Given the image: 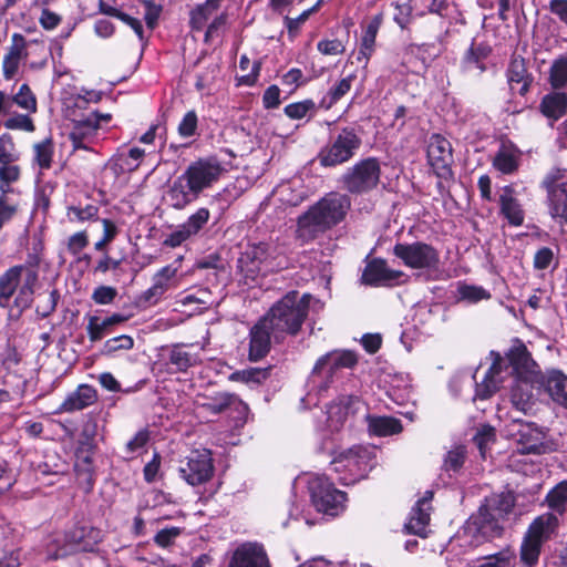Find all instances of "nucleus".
Segmentation results:
<instances>
[{
  "label": "nucleus",
  "mask_w": 567,
  "mask_h": 567,
  "mask_svg": "<svg viewBox=\"0 0 567 567\" xmlns=\"http://www.w3.org/2000/svg\"><path fill=\"white\" fill-rule=\"evenodd\" d=\"M319 3L313 6L312 8L305 10L299 17L297 18H289L285 17V25L288 30V33L291 37H295L300 27L309 19L310 14L313 13L318 9Z\"/></svg>",
  "instance_id": "338daca9"
},
{
  "label": "nucleus",
  "mask_w": 567,
  "mask_h": 567,
  "mask_svg": "<svg viewBox=\"0 0 567 567\" xmlns=\"http://www.w3.org/2000/svg\"><path fill=\"white\" fill-rule=\"evenodd\" d=\"M308 488L311 501L318 512L337 516L344 509L346 494L333 487L326 477L315 476L309 480Z\"/></svg>",
  "instance_id": "1a4fd4ad"
},
{
  "label": "nucleus",
  "mask_w": 567,
  "mask_h": 567,
  "mask_svg": "<svg viewBox=\"0 0 567 567\" xmlns=\"http://www.w3.org/2000/svg\"><path fill=\"white\" fill-rule=\"evenodd\" d=\"M458 293L462 299L470 302H477L491 298V293L486 289L472 285H462L458 288Z\"/></svg>",
  "instance_id": "13d9d810"
},
{
  "label": "nucleus",
  "mask_w": 567,
  "mask_h": 567,
  "mask_svg": "<svg viewBox=\"0 0 567 567\" xmlns=\"http://www.w3.org/2000/svg\"><path fill=\"white\" fill-rule=\"evenodd\" d=\"M275 194L279 197V200L289 206H298L305 199V193L302 190L293 189L290 183H284L275 189Z\"/></svg>",
  "instance_id": "3c124183"
},
{
  "label": "nucleus",
  "mask_w": 567,
  "mask_h": 567,
  "mask_svg": "<svg viewBox=\"0 0 567 567\" xmlns=\"http://www.w3.org/2000/svg\"><path fill=\"white\" fill-rule=\"evenodd\" d=\"M102 530L92 526H75L66 533L64 545L51 558L58 559L79 551H93L102 540Z\"/></svg>",
  "instance_id": "4468645a"
},
{
  "label": "nucleus",
  "mask_w": 567,
  "mask_h": 567,
  "mask_svg": "<svg viewBox=\"0 0 567 567\" xmlns=\"http://www.w3.org/2000/svg\"><path fill=\"white\" fill-rule=\"evenodd\" d=\"M375 464L374 450L361 445L339 452L331 461L333 471L341 475L340 481L346 485L364 478Z\"/></svg>",
  "instance_id": "423d86ee"
},
{
  "label": "nucleus",
  "mask_w": 567,
  "mask_h": 567,
  "mask_svg": "<svg viewBox=\"0 0 567 567\" xmlns=\"http://www.w3.org/2000/svg\"><path fill=\"white\" fill-rule=\"evenodd\" d=\"M97 213L99 208L95 205H86L85 207L69 206L66 209V216L72 223H83L94 219Z\"/></svg>",
  "instance_id": "864d4df0"
},
{
  "label": "nucleus",
  "mask_w": 567,
  "mask_h": 567,
  "mask_svg": "<svg viewBox=\"0 0 567 567\" xmlns=\"http://www.w3.org/2000/svg\"><path fill=\"white\" fill-rule=\"evenodd\" d=\"M362 406V402L358 396L340 395L337 400L327 406L328 426L338 431L347 421L350 414H354Z\"/></svg>",
  "instance_id": "f3484780"
},
{
  "label": "nucleus",
  "mask_w": 567,
  "mask_h": 567,
  "mask_svg": "<svg viewBox=\"0 0 567 567\" xmlns=\"http://www.w3.org/2000/svg\"><path fill=\"white\" fill-rule=\"evenodd\" d=\"M539 382L540 380L516 379L512 388L511 401L518 411L526 412L530 408L534 400V383Z\"/></svg>",
  "instance_id": "473e14b6"
},
{
  "label": "nucleus",
  "mask_w": 567,
  "mask_h": 567,
  "mask_svg": "<svg viewBox=\"0 0 567 567\" xmlns=\"http://www.w3.org/2000/svg\"><path fill=\"white\" fill-rule=\"evenodd\" d=\"M228 567H270V563L261 545L246 543L234 551Z\"/></svg>",
  "instance_id": "aec40b11"
},
{
  "label": "nucleus",
  "mask_w": 567,
  "mask_h": 567,
  "mask_svg": "<svg viewBox=\"0 0 567 567\" xmlns=\"http://www.w3.org/2000/svg\"><path fill=\"white\" fill-rule=\"evenodd\" d=\"M21 267H11L0 276V307H7L22 278Z\"/></svg>",
  "instance_id": "4c0bfd02"
},
{
  "label": "nucleus",
  "mask_w": 567,
  "mask_h": 567,
  "mask_svg": "<svg viewBox=\"0 0 567 567\" xmlns=\"http://www.w3.org/2000/svg\"><path fill=\"white\" fill-rule=\"evenodd\" d=\"M546 502L549 508L559 514L564 513L567 503V482H560L550 489L546 496Z\"/></svg>",
  "instance_id": "09e8293b"
},
{
  "label": "nucleus",
  "mask_w": 567,
  "mask_h": 567,
  "mask_svg": "<svg viewBox=\"0 0 567 567\" xmlns=\"http://www.w3.org/2000/svg\"><path fill=\"white\" fill-rule=\"evenodd\" d=\"M267 257V246L258 244L249 247L239 258L238 264L241 271L247 275H255L260 271V266Z\"/></svg>",
  "instance_id": "f704fd0d"
},
{
  "label": "nucleus",
  "mask_w": 567,
  "mask_h": 567,
  "mask_svg": "<svg viewBox=\"0 0 567 567\" xmlns=\"http://www.w3.org/2000/svg\"><path fill=\"white\" fill-rule=\"evenodd\" d=\"M516 436L523 454H545L551 451L546 433L534 423H518Z\"/></svg>",
  "instance_id": "dca6fc26"
},
{
  "label": "nucleus",
  "mask_w": 567,
  "mask_h": 567,
  "mask_svg": "<svg viewBox=\"0 0 567 567\" xmlns=\"http://www.w3.org/2000/svg\"><path fill=\"white\" fill-rule=\"evenodd\" d=\"M382 23V14L374 16L365 27V30L362 34L361 39V50L359 52L360 55H362L365 60V62L369 60L370 55L373 52L375 38L378 34V31Z\"/></svg>",
  "instance_id": "ea45409f"
},
{
  "label": "nucleus",
  "mask_w": 567,
  "mask_h": 567,
  "mask_svg": "<svg viewBox=\"0 0 567 567\" xmlns=\"http://www.w3.org/2000/svg\"><path fill=\"white\" fill-rule=\"evenodd\" d=\"M545 384L550 398L567 408V375L560 371H551L548 373Z\"/></svg>",
  "instance_id": "e433bc0d"
},
{
  "label": "nucleus",
  "mask_w": 567,
  "mask_h": 567,
  "mask_svg": "<svg viewBox=\"0 0 567 567\" xmlns=\"http://www.w3.org/2000/svg\"><path fill=\"white\" fill-rule=\"evenodd\" d=\"M402 277H405L403 271L391 269L385 260L377 258L365 266L362 281L370 286H385Z\"/></svg>",
  "instance_id": "4be33fe9"
},
{
  "label": "nucleus",
  "mask_w": 567,
  "mask_h": 567,
  "mask_svg": "<svg viewBox=\"0 0 567 567\" xmlns=\"http://www.w3.org/2000/svg\"><path fill=\"white\" fill-rule=\"evenodd\" d=\"M209 217V210L205 207H202L197 209L193 215H190L188 219L182 224V226L188 233V235L193 237L198 234V231L207 224Z\"/></svg>",
  "instance_id": "603ef678"
},
{
  "label": "nucleus",
  "mask_w": 567,
  "mask_h": 567,
  "mask_svg": "<svg viewBox=\"0 0 567 567\" xmlns=\"http://www.w3.org/2000/svg\"><path fill=\"white\" fill-rule=\"evenodd\" d=\"M20 153L13 137L0 135V213L14 212L20 214L23 207L22 192L17 186L22 169L18 164Z\"/></svg>",
  "instance_id": "20e7f679"
},
{
  "label": "nucleus",
  "mask_w": 567,
  "mask_h": 567,
  "mask_svg": "<svg viewBox=\"0 0 567 567\" xmlns=\"http://www.w3.org/2000/svg\"><path fill=\"white\" fill-rule=\"evenodd\" d=\"M178 269L175 264L161 268L152 279V286L145 290L140 300L148 306L156 305L164 293L178 285Z\"/></svg>",
  "instance_id": "2eb2a0df"
},
{
  "label": "nucleus",
  "mask_w": 567,
  "mask_h": 567,
  "mask_svg": "<svg viewBox=\"0 0 567 567\" xmlns=\"http://www.w3.org/2000/svg\"><path fill=\"white\" fill-rule=\"evenodd\" d=\"M200 361L199 355L184 344H175L169 350L168 362L178 372H184Z\"/></svg>",
  "instance_id": "c9c22d12"
},
{
  "label": "nucleus",
  "mask_w": 567,
  "mask_h": 567,
  "mask_svg": "<svg viewBox=\"0 0 567 567\" xmlns=\"http://www.w3.org/2000/svg\"><path fill=\"white\" fill-rule=\"evenodd\" d=\"M542 547L540 543L524 535L519 550L522 565L524 567H535L538 564Z\"/></svg>",
  "instance_id": "a19ab883"
},
{
  "label": "nucleus",
  "mask_w": 567,
  "mask_h": 567,
  "mask_svg": "<svg viewBox=\"0 0 567 567\" xmlns=\"http://www.w3.org/2000/svg\"><path fill=\"white\" fill-rule=\"evenodd\" d=\"M249 337V359L258 361L266 357L270 350L271 339H274L268 319L260 318L250 329Z\"/></svg>",
  "instance_id": "412c9836"
},
{
  "label": "nucleus",
  "mask_w": 567,
  "mask_h": 567,
  "mask_svg": "<svg viewBox=\"0 0 567 567\" xmlns=\"http://www.w3.org/2000/svg\"><path fill=\"white\" fill-rule=\"evenodd\" d=\"M427 164L433 173L441 179L453 176V150L451 142L441 134H432L426 147Z\"/></svg>",
  "instance_id": "ddd939ff"
},
{
  "label": "nucleus",
  "mask_w": 567,
  "mask_h": 567,
  "mask_svg": "<svg viewBox=\"0 0 567 567\" xmlns=\"http://www.w3.org/2000/svg\"><path fill=\"white\" fill-rule=\"evenodd\" d=\"M556 178L547 176L544 185L548 192L549 209L554 218L567 223V182L555 184Z\"/></svg>",
  "instance_id": "b1692460"
},
{
  "label": "nucleus",
  "mask_w": 567,
  "mask_h": 567,
  "mask_svg": "<svg viewBox=\"0 0 567 567\" xmlns=\"http://www.w3.org/2000/svg\"><path fill=\"white\" fill-rule=\"evenodd\" d=\"M350 198L331 192L299 216L297 237L303 243L313 240L318 235L340 224L350 209Z\"/></svg>",
  "instance_id": "f257e3e1"
},
{
  "label": "nucleus",
  "mask_w": 567,
  "mask_h": 567,
  "mask_svg": "<svg viewBox=\"0 0 567 567\" xmlns=\"http://www.w3.org/2000/svg\"><path fill=\"white\" fill-rule=\"evenodd\" d=\"M514 560L515 554L507 549L487 557L480 567H511Z\"/></svg>",
  "instance_id": "0e129e2a"
},
{
  "label": "nucleus",
  "mask_w": 567,
  "mask_h": 567,
  "mask_svg": "<svg viewBox=\"0 0 567 567\" xmlns=\"http://www.w3.org/2000/svg\"><path fill=\"white\" fill-rule=\"evenodd\" d=\"M522 159V151L511 142H503L493 158V167L502 174L517 172Z\"/></svg>",
  "instance_id": "cd10ccee"
},
{
  "label": "nucleus",
  "mask_w": 567,
  "mask_h": 567,
  "mask_svg": "<svg viewBox=\"0 0 567 567\" xmlns=\"http://www.w3.org/2000/svg\"><path fill=\"white\" fill-rule=\"evenodd\" d=\"M133 347V338L127 334H122L106 340L103 344V353L112 354L118 350H131Z\"/></svg>",
  "instance_id": "4d7b16f0"
},
{
  "label": "nucleus",
  "mask_w": 567,
  "mask_h": 567,
  "mask_svg": "<svg viewBox=\"0 0 567 567\" xmlns=\"http://www.w3.org/2000/svg\"><path fill=\"white\" fill-rule=\"evenodd\" d=\"M354 78V75H348L333 85L329 90L327 96L322 99V106L330 109L334 103L343 97L350 91Z\"/></svg>",
  "instance_id": "a18cd8bd"
},
{
  "label": "nucleus",
  "mask_w": 567,
  "mask_h": 567,
  "mask_svg": "<svg viewBox=\"0 0 567 567\" xmlns=\"http://www.w3.org/2000/svg\"><path fill=\"white\" fill-rule=\"evenodd\" d=\"M358 363V357L350 350H334L320 357L311 372V380L322 390L328 389L336 372L340 369H351Z\"/></svg>",
  "instance_id": "6e6552de"
},
{
  "label": "nucleus",
  "mask_w": 567,
  "mask_h": 567,
  "mask_svg": "<svg viewBox=\"0 0 567 567\" xmlns=\"http://www.w3.org/2000/svg\"><path fill=\"white\" fill-rule=\"evenodd\" d=\"M368 430L375 436H389L402 432L403 426L399 419L393 416L367 415Z\"/></svg>",
  "instance_id": "72a5a7b5"
},
{
  "label": "nucleus",
  "mask_w": 567,
  "mask_h": 567,
  "mask_svg": "<svg viewBox=\"0 0 567 567\" xmlns=\"http://www.w3.org/2000/svg\"><path fill=\"white\" fill-rule=\"evenodd\" d=\"M315 110V103L312 100H305L288 104L285 107V114L291 120H301Z\"/></svg>",
  "instance_id": "6e6d98bb"
},
{
  "label": "nucleus",
  "mask_w": 567,
  "mask_h": 567,
  "mask_svg": "<svg viewBox=\"0 0 567 567\" xmlns=\"http://www.w3.org/2000/svg\"><path fill=\"white\" fill-rule=\"evenodd\" d=\"M12 104H17L20 109L30 113H35L38 110L37 97L28 84H22L18 92L12 96Z\"/></svg>",
  "instance_id": "49530a36"
},
{
  "label": "nucleus",
  "mask_w": 567,
  "mask_h": 567,
  "mask_svg": "<svg viewBox=\"0 0 567 567\" xmlns=\"http://www.w3.org/2000/svg\"><path fill=\"white\" fill-rule=\"evenodd\" d=\"M361 145V138L351 128H343L329 145L319 153L322 166L331 167L348 162Z\"/></svg>",
  "instance_id": "9b49d317"
},
{
  "label": "nucleus",
  "mask_w": 567,
  "mask_h": 567,
  "mask_svg": "<svg viewBox=\"0 0 567 567\" xmlns=\"http://www.w3.org/2000/svg\"><path fill=\"white\" fill-rule=\"evenodd\" d=\"M544 115L557 120L567 111V93H551L546 95L540 104Z\"/></svg>",
  "instance_id": "58836bf2"
},
{
  "label": "nucleus",
  "mask_w": 567,
  "mask_h": 567,
  "mask_svg": "<svg viewBox=\"0 0 567 567\" xmlns=\"http://www.w3.org/2000/svg\"><path fill=\"white\" fill-rule=\"evenodd\" d=\"M219 2L220 0H207L204 4L199 6L192 14L194 27L199 29L208 16L218 8Z\"/></svg>",
  "instance_id": "bf43d9fd"
},
{
  "label": "nucleus",
  "mask_w": 567,
  "mask_h": 567,
  "mask_svg": "<svg viewBox=\"0 0 567 567\" xmlns=\"http://www.w3.org/2000/svg\"><path fill=\"white\" fill-rule=\"evenodd\" d=\"M465 460V450L462 446H457L447 452L443 467L445 471H457L462 467Z\"/></svg>",
  "instance_id": "e2e57ef3"
},
{
  "label": "nucleus",
  "mask_w": 567,
  "mask_h": 567,
  "mask_svg": "<svg viewBox=\"0 0 567 567\" xmlns=\"http://www.w3.org/2000/svg\"><path fill=\"white\" fill-rule=\"evenodd\" d=\"M499 206L502 215L513 226H520L524 223V210L514 196L512 186H505L499 195Z\"/></svg>",
  "instance_id": "7c9ffc66"
},
{
  "label": "nucleus",
  "mask_w": 567,
  "mask_h": 567,
  "mask_svg": "<svg viewBox=\"0 0 567 567\" xmlns=\"http://www.w3.org/2000/svg\"><path fill=\"white\" fill-rule=\"evenodd\" d=\"M97 400L96 390L87 384H80L73 392L69 393L59 408L61 413L81 411L94 404Z\"/></svg>",
  "instance_id": "bb28decb"
},
{
  "label": "nucleus",
  "mask_w": 567,
  "mask_h": 567,
  "mask_svg": "<svg viewBox=\"0 0 567 567\" xmlns=\"http://www.w3.org/2000/svg\"><path fill=\"white\" fill-rule=\"evenodd\" d=\"M224 168L216 158L198 159L174 182L168 197L175 208H184L199 194L212 187L221 176Z\"/></svg>",
  "instance_id": "f03ea898"
},
{
  "label": "nucleus",
  "mask_w": 567,
  "mask_h": 567,
  "mask_svg": "<svg viewBox=\"0 0 567 567\" xmlns=\"http://www.w3.org/2000/svg\"><path fill=\"white\" fill-rule=\"evenodd\" d=\"M507 357L517 379H542L537 363L533 360L527 348L522 342L512 347Z\"/></svg>",
  "instance_id": "a211bd4d"
},
{
  "label": "nucleus",
  "mask_w": 567,
  "mask_h": 567,
  "mask_svg": "<svg viewBox=\"0 0 567 567\" xmlns=\"http://www.w3.org/2000/svg\"><path fill=\"white\" fill-rule=\"evenodd\" d=\"M179 302L183 306L198 305L197 310L207 308L210 302V292L206 289H200L196 293H189L181 298Z\"/></svg>",
  "instance_id": "680f3d73"
},
{
  "label": "nucleus",
  "mask_w": 567,
  "mask_h": 567,
  "mask_svg": "<svg viewBox=\"0 0 567 567\" xmlns=\"http://www.w3.org/2000/svg\"><path fill=\"white\" fill-rule=\"evenodd\" d=\"M557 526V516L545 513L533 520L525 535L544 545L556 532Z\"/></svg>",
  "instance_id": "2f4dec72"
},
{
  "label": "nucleus",
  "mask_w": 567,
  "mask_h": 567,
  "mask_svg": "<svg viewBox=\"0 0 567 567\" xmlns=\"http://www.w3.org/2000/svg\"><path fill=\"white\" fill-rule=\"evenodd\" d=\"M507 79L513 92H517L522 96L528 92L533 76L528 73L522 56H513L507 70Z\"/></svg>",
  "instance_id": "c85d7f7f"
},
{
  "label": "nucleus",
  "mask_w": 567,
  "mask_h": 567,
  "mask_svg": "<svg viewBox=\"0 0 567 567\" xmlns=\"http://www.w3.org/2000/svg\"><path fill=\"white\" fill-rule=\"evenodd\" d=\"M117 296V290L111 286H99L92 293V300L96 305H110Z\"/></svg>",
  "instance_id": "774afa93"
},
{
  "label": "nucleus",
  "mask_w": 567,
  "mask_h": 567,
  "mask_svg": "<svg viewBox=\"0 0 567 567\" xmlns=\"http://www.w3.org/2000/svg\"><path fill=\"white\" fill-rule=\"evenodd\" d=\"M433 492L426 491L424 496L419 499L412 508L405 528L409 533L415 534L421 537L426 536L427 526L430 523L431 501Z\"/></svg>",
  "instance_id": "5701e85b"
},
{
  "label": "nucleus",
  "mask_w": 567,
  "mask_h": 567,
  "mask_svg": "<svg viewBox=\"0 0 567 567\" xmlns=\"http://www.w3.org/2000/svg\"><path fill=\"white\" fill-rule=\"evenodd\" d=\"M515 498L511 493H502L486 499L478 512L471 516L463 528V536L470 539V545L477 546L486 539L501 535L499 520L505 518L514 508Z\"/></svg>",
  "instance_id": "7ed1b4c3"
},
{
  "label": "nucleus",
  "mask_w": 567,
  "mask_h": 567,
  "mask_svg": "<svg viewBox=\"0 0 567 567\" xmlns=\"http://www.w3.org/2000/svg\"><path fill=\"white\" fill-rule=\"evenodd\" d=\"M33 162L41 169H49L52 165V157L54 153V146L51 138H47L40 143L33 145Z\"/></svg>",
  "instance_id": "37998d69"
},
{
  "label": "nucleus",
  "mask_w": 567,
  "mask_h": 567,
  "mask_svg": "<svg viewBox=\"0 0 567 567\" xmlns=\"http://www.w3.org/2000/svg\"><path fill=\"white\" fill-rule=\"evenodd\" d=\"M99 10L101 13H103L105 16L115 17V18L120 19L121 21H123L124 23L130 25L134 30V32L138 35L140 39L143 38V27H142V23L140 20H137L126 13L121 12L120 10L107 4L103 0L99 1Z\"/></svg>",
  "instance_id": "79ce46f5"
},
{
  "label": "nucleus",
  "mask_w": 567,
  "mask_h": 567,
  "mask_svg": "<svg viewBox=\"0 0 567 567\" xmlns=\"http://www.w3.org/2000/svg\"><path fill=\"white\" fill-rule=\"evenodd\" d=\"M269 372L270 370L268 368H250L234 372L230 379L234 381H240L248 385H258L269 378Z\"/></svg>",
  "instance_id": "c03bdc74"
},
{
  "label": "nucleus",
  "mask_w": 567,
  "mask_h": 567,
  "mask_svg": "<svg viewBox=\"0 0 567 567\" xmlns=\"http://www.w3.org/2000/svg\"><path fill=\"white\" fill-rule=\"evenodd\" d=\"M27 56L25 39L20 33H13L11 45L3 58L2 73L6 80H11L18 73L21 61Z\"/></svg>",
  "instance_id": "a878e982"
},
{
  "label": "nucleus",
  "mask_w": 567,
  "mask_h": 567,
  "mask_svg": "<svg viewBox=\"0 0 567 567\" xmlns=\"http://www.w3.org/2000/svg\"><path fill=\"white\" fill-rule=\"evenodd\" d=\"M392 254L410 269L433 271L440 266L439 250L424 241L396 243Z\"/></svg>",
  "instance_id": "0eeeda50"
},
{
  "label": "nucleus",
  "mask_w": 567,
  "mask_h": 567,
  "mask_svg": "<svg viewBox=\"0 0 567 567\" xmlns=\"http://www.w3.org/2000/svg\"><path fill=\"white\" fill-rule=\"evenodd\" d=\"M76 476L80 483L85 484L87 489L93 485V471L91 466V456L79 452L74 464Z\"/></svg>",
  "instance_id": "de8ad7c7"
},
{
  "label": "nucleus",
  "mask_w": 567,
  "mask_h": 567,
  "mask_svg": "<svg viewBox=\"0 0 567 567\" xmlns=\"http://www.w3.org/2000/svg\"><path fill=\"white\" fill-rule=\"evenodd\" d=\"M214 473L212 454L208 450H194L181 462L179 474L189 485L196 486L209 481Z\"/></svg>",
  "instance_id": "f8f14e48"
},
{
  "label": "nucleus",
  "mask_w": 567,
  "mask_h": 567,
  "mask_svg": "<svg viewBox=\"0 0 567 567\" xmlns=\"http://www.w3.org/2000/svg\"><path fill=\"white\" fill-rule=\"evenodd\" d=\"M4 127L9 130H20L33 132L34 124L29 114H14L4 122Z\"/></svg>",
  "instance_id": "052dcab7"
},
{
  "label": "nucleus",
  "mask_w": 567,
  "mask_h": 567,
  "mask_svg": "<svg viewBox=\"0 0 567 567\" xmlns=\"http://www.w3.org/2000/svg\"><path fill=\"white\" fill-rule=\"evenodd\" d=\"M310 298L308 293L300 297L297 291H290L262 317L268 319L275 341H281L286 334L298 333L308 315Z\"/></svg>",
  "instance_id": "39448f33"
},
{
  "label": "nucleus",
  "mask_w": 567,
  "mask_h": 567,
  "mask_svg": "<svg viewBox=\"0 0 567 567\" xmlns=\"http://www.w3.org/2000/svg\"><path fill=\"white\" fill-rule=\"evenodd\" d=\"M381 168L377 158L358 162L342 177L344 188L352 194H363L377 187Z\"/></svg>",
  "instance_id": "9d476101"
},
{
  "label": "nucleus",
  "mask_w": 567,
  "mask_h": 567,
  "mask_svg": "<svg viewBox=\"0 0 567 567\" xmlns=\"http://www.w3.org/2000/svg\"><path fill=\"white\" fill-rule=\"evenodd\" d=\"M99 131V117L86 116L84 120L74 123L72 131L70 132V140L73 148H83L89 151L90 145L94 142Z\"/></svg>",
  "instance_id": "393cba45"
},
{
  "label": "nucleus",
  "mask_w": 567,
  "mask_h": 567,
  "mask_svg": "<svg viewBox=\"0 0 567 567\" xmlns=\"http://www.w3.org/2000/svg\"><path fill=\"white\" fill-rule=\"evenodd\" d=\"M86 332L91 342H97L104 338L105 334L112 332V328L107 320L101 319L96 316L87 318Z\"/></svg>",
  "instance_id": "8fccbe9b"
},
{
  "label": "nucleus",
  "mask_w": 567,
  "mask_h": 567,
  "mask_svg": "<svg viewBox=\"0 0 567 567\" xmlns=\"http://www.w3.org/2000/svg\"><path fill=\"white\" fill-rule=\"evenodd\" d=\"M39 264V256L30 255L27 262L19 266L22 268L23 284L19 289L14 302L20 310L28 308L32 302L33 288L38 281Z\"/></svg>",
  "instance_id": "6ab92c4d"
},
{
  "label": "nucleus",
  "mask_w": 567,
  "mask_h": 567,
  "mask_svg": "<svg viewBox=\"0 0 567 567\" xmlns=\"http://www.w3.org/2000/svg\"><path fill=\"white\" fill-rule=\"evenodd\" d=\"M550 83L553 87L559 89L567 84V56L555 60L550 68Z\"/></svg>",
  "instance_id": "5fc2aeb1"
},
{
  "label": "nucleus",
  "mask_w": 567,
  "mask_h": 567,
  "mask_svg": "<svg viewBox=\"0 0 567 567\" xmlns=\"http://www.w3.org/2000/svg\"><path fill=\"white\" fill-rule=\"evenodd\" d=\"M495 441V430L489 425H483L474 436V442L480 449L482 456H485L487 446Z\"/></svg>",
  "instance_id": "69168bd1"
},
{
  "label": "nucleus",
  "mask_w": 567,
  "mask_h": 567,
  "mask_svg": "<svg viewBox=\"0 0 567 567\" xmlns=\"http://www.w3.org/2000/svg\"><path fill=\"white\" fill-rule=\"evenodd\" d=\"M493 363L486 372L481 384L477 385L476 395L481 399L491 396L503 381L502 371L504 365L503 358L495 352H492Z\"/></svg>",
  "instance_id": "c756f323"
}]
</instances>
